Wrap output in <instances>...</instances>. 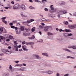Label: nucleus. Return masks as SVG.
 <instances>
[{"label":"nucleus","mask_w":76,"mask_h":76,"mask_svg":"<svg viewBox=\"0 0 76 76\" xmlns=\"http://www.w3.org/2000/svg\"><path fill=\"white\" fill-rule=\"evenodd\" d=\"M19 50V49L18 48H16L15 49V51H18Z\"/></svg>","instance_id":"nucleus-58"},{"label":"nucleus","mask_w":76,"mask_h":76,"mask_svg":"<svg viewBox=\"0 0 76 76\" xmlns=\"http://www.w3.org/2000/svg\"><path fill=\"white\" fill-rule=\"evenodd\" d=\"M48 35H53V33H50V32H48Z\"/></svg>","instance_id":"nucleus-24"},{"label":"nucleus","mask_w":76,"mask_h":76,"mask_svg":"<svg viewBox=\"0 0 76 76\" xmlns=\"http://www.w3.org/2000/svg\"><path fill=\"white\" fill-rule=\"evenodd\" d=\"M19 61H15L14 62L15 63H17V64H18L19 63Z\"/></svg>","instance_id":"nucleus-41"},{"label":"nucleus","mask_w":76,"mask_h":76,"mask_svg":"<svg viewBox=\"0 0 76 76\" xmlns=\"http://www.w3.org/2000/svg\"><path fill=\"white\" fill-rule=\"evenodd\" d=\"M20 8V6L18 4H16L13 7V9L15 10L16 9H19Z\"/></svg>","instance_id":"nucleus-4"},{"label":"nucleus","mask_w":76,"mask_h":76,"mask_svg":"<svg viewBox=\"0 0 76 76\" xmlns=\"http://www.w3.org/2000/svg\"><path fill=\"white\" fill-rule=\"evenodd\" d=\"M22 48L24 51H28V49H26V48H25V47H24V46H22Z\"/></svg>","instance_id":"nucleus-17"},{"label":"nucleus","mask_w":76,"mask_h":76,"mask_svg":"<svg viewBox=\"0 0 76 76\" xmlns=\"http://www.w3.org/2000/svg\"><path fill=\"white\" fill-rule=\"evenodd\" d=\"M0 38L1 39H3V38H4L3 37V36H1L0 37Z\"/></svg>","instance_id":"nucleus-63"},{"label":"nucleus","mask_w":76,"mask_h":76,"mask_svg":"<svg viewBox=\"0 0 76 76\" xmlns=\"http://www.w3.org/2000/svg\"><path fill=\"white\" fill-rule=\"evenodd\" d=\"M29 8L30 9H35V7H33L32 6H30L29 7Z\"/></svg>","instance_id":"nucleus-22"},{"label":"nucleus","mask_w":76,"mask_h":76,"mask_svg":"<svg viewBox=\"0 0 76 76\" xmlns=\"http://www.w3.org/2000/svg\"><path fill=\"white\" fill-rule=\"evenodd\" d=\"M0 31L1 32H3V28H0Z\"/></svg>","instance_id":"nucleus-39"},{"label":"nucleus","mask_w":76,"mask_h":76,"mask_svg":"<svg viewBox=\"0 0 76 76\" xmlns=\"http://www.w3.org/2000/svg\"><path fill=\"white\" fill-rule=\"evenodd\" d=\"M69 48H72L73 50H76V46H69L68 47Z\"/></svg>","instance_id":"nucleus-7"},{"label":"nucleus","mask_w":76,"mask_h":76,"mask_svg":"<svg viewBox=\"0 0 76 76\" xmlns=\"http://www.w3.org/2000/svg\"><path fill=\"white\" fill-rule=\"evenodd\" d=\"M66 58H71V56H67L66 57Z\"/></svg>","instance_id":"nucleus-49"},{"label":"nucleus","mask_w":76,"mask_h":76,"mask_svg":"<svg viewBox=\"0 0 76 76\" xmlns=\"http://www.w3.org/2000/svg\"><path fill=\"white\" fill-rule=\"evenodd\" d=\"M2 51L4 53H6L7 54H11V52L8 51V49H3L2 50Z\"/></svg>","instance_id":"nucleus-3"},{"label":"nucleus","mask_w":76,"mask_h":76,"mask_svg":"<svg viewBox=\"0 0 76 76\" xmlns=\"http://www.w3.org/2000/svg\"><path fill=\"white\" fill-rule=\"evenodd\" d=\"M42 55L44 56H46V57H48V53H42Z\"/></svg>","instance_id":"nucleus-10"},{"label":"nucleus","mask_w":76,"mask_h":76,"mask_svg":"<svg viewBox=\"0 0 76 76\" xmlns=\"http://www.w3.org/2000/svg\"><path fill=\"white\" fill-rule=\"evenodd\" d=\"M65 31H66V32H70V30H68L67 29H66Z\"/></svg>","instance_id":"nucleus-34"},{"label":"nucleus","mask_w":76,"mask_h":76,"mask_svg":"<svg viewBox=\"0 0 76 76\" xmlns=\"http://www.w3.org/2000/svg\"><path fill=\"white\" fill-rule=\"evenodd\" d=\"M20 8H21V9L23 11L26 10V7L24 4H22L20 6Z\"/></svg>","instance_id":"nucleus-5"},{"label":"nucleus","mask_w":76,"mask_h":76,"mask_svg":"<svg viewBox=\"0 0 76 76\" xmlns=\"http://www.w3.org/2000/svg\"><path fill=\"white\" fill-rule=\"evenodd\" d=\"M9 69L10 70H12V65H10Z\"/></svg>","instance_id":"nucleus-29"},{"label":"nucleus","mask_w":76,"mask_h":76,"mask_svg":"<svg viewBox=\"0 0 76 76\" xmlns=\"http://www.w3.org/2000/svg\"><path fill=\"white\" fill-rule=\"evenodd\" d=\"M9 38L10 39H15V38H13V37L11 35L9 36Z\"/></svg>","instance_id":"nucleus-14"},{"label":"nucleus","mask_w":76,"mask_h":76,"mask_svg":"<svg viewBox=\"0 0 76 76\" xmlns=\"http://www.w3.org/2000/svg\"><path fill=\"white\" fill-rule=\"evenodd\" d=\"M50 7L51 10H50L49 11L50 13H53V12H56V9H54L53 7V5H51L50 6Z\"/></svg>","instance_id":"nucleus-2"},{"label":"nucleus","mask_w":76,"mask_h":76,"mask_svg":"<svg viewBox=\"0 0 76 76\" xmlns=\"http://www.w3.org/2000/svg\"><path fill=\"white\" fill-rule=\"evenodd\" d=\"M20 70L21 71H24V68H21L20 69Z\"/></svg>","instance_id":"nucleus-32"},{"label":"nucleus","mask_w":76,"mask_h":76,"mask_svg":"<svg viewBox=\"0 0 76 76\" xmlns=\"http://www.w3.org/2000/svg\"><path fill=\"white\" fill-rule=\"evenodd\" d=\"M4 56V54H3V53H1L0 54V56Z\"/></svg>","instance_id":"nucleus-56"},{"label":"nucleus","mask_w":76,"mask_h":76,"mask_svg":"<svg viewBox=\"0 0 76 76\" xmlns=\"http://www.w3.org/2000/svg\"><path fill=\"white\" fill-rule=\"evenodd\" d=\"M11 28H12V29H15V26H11Z\"/></svg>","instance_id":"nucleus-48"},{"label":"nucleus","mask_w":76,"mask_h":76,"mask_svg":"<svg viewBox=\"0 0 76 76\" xmlns=\"http://www.w3.org/2000/svg\"><path fill=\"white\" fill-rule=\"evenodd\" d=\"M35 38V36L33 35L31 37H28V39H34Z\"/></svg>","instance_id":"nucleus-12"},{"label":"nucleus","mask_w":76,"mask_h":76,"mask_svg":"<svg viewBox=\"0 0 76 76\" xmlns=\"http://www.w3.org/2000/svg\"><path fill=\"white\" fill-rule=\"evenodd\" d=\"M40 72L41 73H47V71H41Z\"/></svg>","instance_id":"nucleus-26"},{"label":"nucleus","mask_w":76,"mask_h":76,"mask_svg":"<svg viewBox=\"0 0 76 76\" xmlns=\"http://www.w3.org/2000/svg\"><path fill=\"white\" fill-rule=\"evenodd\" d=\"M57 76H60V74L59 73H57L56 74V75Z\"/></svg>","instance_id":"nucleus-61"},{"label":"nucleus","mask_w":76,"mask_h":76,"mask_svg":"<svg viewBox=\"0 0 76 76\" xmlns=\"http://www.w3.org/2000/svg\"><path fill=\"white\" fill-rule=\"evenodd\" d=\"M69 76V74L68 73L64 75V76Z\"/></svg>","instance_id":"nucleus-47"},{"label":"nucleus","mask_w":76,"mask_h":76,"mask_svg":"<svg viewBox=\"0 0 76 76\" xmlns=\"http://www.w3.org/2000/svg\"><path fill=\"white\" fill-rule=\"evenodd\" d=\"M23 66V65L22 64H18V66H19L20 67H22Z\"/></svg>","instance_id":"nucleus-51"},{"label":"nucleus","mask_w":76,"mask_h":76,"mask_svg":"<svg viewBox=\"0 0 76 76\" xmlns=\"http://www.w3.org/2000/svg\"><path fill=\"white\" fill-rule=\"evenodd\" d=\"M63 50H64V51H66L69 52V53H72V52L71 50H69L66 48H64L63 49Z\"/></svg>","instance_id":"nucleus-11"},{"label":"nucleus","mask_w":76,"mask_h":76,"mask_svg":"<svg viewBox=\"0 0 76 76\" xmlns=\"http://www.w3.org/2000/svg\"><path fill=\"white\" fill-rule=\"evenodd\" d=\"M67 13V11L66 10H59L58 12L59 15H64Z\"/></svg>","instance_id":"nucleus-1"},{"label":"nucleus","mask_w":76,"mask_h":76,"mask_svg":"<svg viewBox=\"0 0 76 76\" xmlns=\"http://www.w3.org/2000/svg\"><path fill=\"white\" fill-rule=\"evenodd\" d=\"M27 23H31V21L30 20H28L26 22Z\"/></svg>","instance_id":"nucleus-35"},{"label":"nucleus","mask_w":76,"mask_h":76,"mask_svg":"<svg viewBox=\"0 0 76 76\" xmlns=\"http://www.w3.org/2000/svg\"><path fill=\"white\" fill-rule=\"evenodd\" d=\"M69 28H70V29H75V28H76V25H70L69 26Z\"/></svg>","instance_id":"nucleus-6"},{"label":"nucleus","mask_w":76,"mask_h":76,"mask_svg":"<svg viewBox=\"0 0 76 76\" xmlns=\"http://www.w3.org/2000/svg\"><path fill=\"white\" fill-rule=\"evenodd\" d=\"M2 21L5 24V25H7V22L5 21V20H2Z\"/></svg>","instance_id":"nucleus-23"},{"label":"nucleus","mask_w":76,"mask_h":76,"mask_svg":"<svg viewBox=\"0 0 76 76\" xmlns=\"http://www.w3.org/2000/svg\"><path fill=\"white\" fill-rule=\"evenodd\" d=\"M8 49H11L12 48V47L11 46H9L8 47Z\"/></svg>","instance_id":"nucleus-62"},{"label":"nucleus","mask_w":76,"mask_h":76,"mask_svg":"<svg viewBox=\"0 0 76 76\" xmlns=\"http://www.w3.org/2000/svg\"><path fill=\"white\" fill-rule=\"evenodd\" d=\"M47 73L49 74V75H51V74H52L53 73V72L51 71H49L47 72Z\"/></svg>","instance_id":"nucleus-18"},{"label":"nucleus","mask_w":76,"mask_h":76,"mask_svg":"<svg viewBox=\"0 0 76 76\" xmlns=\"http://www.w3.org/2000/svg\"><path fill=\"white\" fill-rule=\"evenodd\" d=\"M6 17H2L1 18V19H2V20H5V19H6Z\"/></svg>","instance_id":"nucleus-33"},{"label":"nucleus","mask_w":76,"mask_h":76,"mask_svg":"<svg viewBox=\"0 0 76 76\" xmlns=\"http://www.w3.org/2000/svg\"><path fill=\"white\" fill-rule=\"evenodd\" d=\"M34 31H35V29L33 28H32L31 29V31L32 32H34Z\"/></svg>","instance_id":"nucleus-46"},{"label":"nucleus","mask_w":76,"mask_h":76,"mask_svg":"<svg viewBox=\"0 0 76 76\" xmlns=\"http://www.w3.org/2000/svg\"><path fill=\"white\" fill-rule=\"evenodd\" d=\"M64 35L66 38L68 37V33H65L64 34Z\"/></svg>","instance_id":"nucleus-13"},{"label":"nucleus","mask_w":76,"mask_h":76,"mask_svg":"<svg viewBox=\"0 0 76 76\" xmlns=\"http://www.w3.org/2000/svg\"><path fill=\"white\" fill-rule=\"evenodd\" d=\"M43 19H45L44 18H42V19H40L39 20L40 21V22H44V20H43Z\"/></svg>","instance_id":"nucleus-27"},{"label":"nucleus","mask_w":76,"mask_h":76,"mask_svg":"<svg viewBox=\"0 0 76 76\" xmlns=\"http://www.w3.org/2000/svg\"><path fill=\"white\" fill-rule=\"evenodd\" d=\"M44 1L47 2V0H42V2H44Z\"/></svg>","instance_id":"nucleus-50"},{"label":"nucleus","mask_w":76,"mask_h":76,"mask_svg":"<svg viewBox=\"0 0 76 76\" xmlns=\"http://www.w3.org/2000/svg\"><path fill=\"white\" fill-rule=\"evenodd\" d=\"M31 35V34L29 33H28L27 34V35H28V36H29Z\"/></svg>","instance_id":"nucleus-55"},{"label":"nucleus","mask_w":76,"mask_h":76,"mask_svg":"<svg viewBox=\"0 0 76 76\" xmlns=\"http://www.w3.org/2000/svg\"><path fill=\"white\" fill-rule=\"evenodd\" d=\"M4 75H5V76H9V74H6L5 73H4Z\"/></svg>","instance_id":"nucleus-31"},{"label":"nucleus","mask_w":76,"mask_h":76,"mask_svg":"<svg viewBox=\"0 0 76 76\" xmlns=\"http://www.w3.org/2000/svg\"><path fill=\"white\" fill-rule=\"evenodd\" d=\"M23 35L24 36V37H26L27 36V34L26 33V32L25 31H24L23 32Z\"/></svg>","instance_id":"nucleus-19"},{"label":"nucleus","mask_w":76,"mask_h":76,"mask_svg":"<svg viewBox=\"0 0 76 76\" xmlns=\"http://www.w3.org/2000/svg\"><path fill=\"white\" fill-rule=\"evenodd\" d=\"M43 42V40H42V39H40L39 40V42Z\"/></svg>","instance_id":"nucleus-44"},{"label":"nucleus","mask_w":76,"mask_h":76,"mask_svg":"<svg viewBox=\"0 0 76 76\" xmlns=\"http://www.w3.org/2000/svg\"><path fill=\"white\" fill-rule=\"evenodd\" d=\"M31 22H34V20L33 19H30V20Z\"/></svg>","instance_id":"nucleus-37"},{"label":"nucleus","mask_w":76,"mask_h":76,"mask_svg":"<svg viewBox=\"0 0 76 76\" xmlns=\"http://www.w3.org/2000/svg\"><path fill=\"white\" fill-rule=\"evenodd\" d=\"M63 31V30L61 29H59V31L60 32H61V31Z\"/></svg>","instance_id":"nucleus-64"},{"label":"nucleus","mask_w":76,"mask_h":76,"mask_svg":"<svg viewBox=\"0 0 76 76\" xmlns=\"http://www.w3.org/2000/svg\"><path fill=\"white\" fill-rule=\"evenodd\" d=\"M25 30L26 31V32H29V31H30V28H25Z\"/></svg>","instance_id":"nucleus-20"},{"label":"nucleus","mask_w":76,"mask_h":76,"mask_svg":"<svg viewBox=\"0 0 76 76\" xmlns=\"http://www.w3.org/2000/svg\"><path fill=\"white\" fill-rule=\"evenodd\" d=\"M14 45H18V42L16 41H14Z\"/></svg>","instance_id":"nucleus-28"},{"label":"nucleus","mask_w":76,"mask_h":76,"mask_svg":"<svg viewBox=\"0 0 76 76\" xmlns=\"http://www.w3.org/2000/svg\"><path fill=\"white\" fill-rule=\"evenodd\" d=\"M8 8H9L10 9V8H12V6L10 5H8Z\"/></svg>","instance_id":"nucleus-40"},{"label":"nucleus","mask_w":76,"mask_h":76,"mask_svg":"<svg viewBox=\"0 0 76 76\" xmlns=\"http://www.w3.org/2000/svg\"><path fill=\"white\" fill-rule=\"evenodd\" d=\"M34 1L36 2V3H41V1H38V0H35Z\"/></svg>","instance_id":"nucleus-21"},{"label":"nucleus","mask_w":76,"mask_h":76,"mask_svg":"<svg viewBox=\"0 0 76 76\" xmlns=\"http://www.w3.org/2000/svg\"><path fill=\"white\" fill-rule=\"evenodd\" d=\"M6 41H7V42H9V41H10V39H7L6 40Z\"/></svg>","instance_id":"nucleus-60"},{"label":"nucleus","mask_w":76,"mask_h":76,"mask_svg":"<svg viewBox=\"0 0 76 76\" xmlns=\"http://www.w3.org/2000/svg\"><path fill=\"white\" fill-rule=\"evenodd\" d=\"M21 15L22 18H24V17H28V15H24L23 14H21Z\"/></svg>","instance_id":"nucleus-15"},{"label":"nucleus","mask_w":76,"mask_h":76,"mask_svg":"<svg viewBox=\"0 0 76 76\" xmlns=\"http://www.w3.org/2000/svg\"><path fill=\"white\" fill-rule=\"evenodd\" d=\"M34 56L35 57H36V58H37L38 59L39 58H41V57L38 55H34Z\"/></svg>","instance_id":"nucleus-16"},{"label":"nucleus","mask_w":76,"mask_h":76,"mask_svg":"<svg viewBox=\"0 0 76 76\" xmlns=\"http://www.w3.org/2000/svg\"><path fill=\"white\" fill-rule=\"evenodd\" d=\"M26 42H25V41L22 42V44H23V45H24V44H26Z\"/></svg>","instance_id":"nucleus-45"},{"label":"nucleus","mask_w":76,"mask_h":76,"mask_svg":"<svg viewBox=\"0 0 76 76\" xmlns=\"http://www.w3.org/2000/svg\"><path fill=\"white\" fill-rule=\"evenodd\" d=\"M44 10L45 11H46V12H47V11H48V9H47V8H45Z\"/></svg>","instance_id":"nucleus-36"},{"label":"nucleus","mask_w":76,"mask_h":76,"mask_svg":"<svg viewBox=\"0 0 76 76\" xmlns=\"http://www.w3.org/2000/svg\"><path fill=\"white\" fill-rule=\"evenodd\" d=\"M14 47L15 48V49L18 48V45H14Z\"/></svg>","instance_id":"nucleus-38"},{"label":"nucleus","mask_w":76,"mask_h":76,"mask_svg":"<svg viewBox=\"0 0 76 76\" xmlns=\"http://www.w3.org/2000/svg\"><path fill=\"white\" fill-rule=\"evenodd\" d=\"M51 27V26L46 27L44 28V30L45 31H48V28H50Z\"/></svg>","instance_id":"nucleus-8"},{"label":"nucleus","mask_w":76,"mask_h":76,"mask_svg":"<svg viewBox=\"0 0 76 76\" xmlns=\"http://www.w3.org/2000/svg\"><path fill=\"white\" fill-rule=\"evenodd\" d=\"M10 26H12V25H13V23H10Z\"/></svg>","instance_id":"nucleus-52"},{"label":"nucleus","mask_w":76,"mask_h":76,"mask_svg":"<svg viewBox=\"0 0 76 76\" xmlns=\"http://www.w3.org/2000/svg\"><path fill=\"white\" fill-rule=\"evenodd\" d=\"M26 45H29V42H26Z\"/></svg>","instance_id":"nucleus-53"},{"label":"nucleus","mask_w":76,"mask_h":76,"mask_svg":"<svg viewBox=\"0 0 76 76\" xmlns=\"http://www.w3.org/2000/svg\"><path fill=\"white\" fill-rule=\"evenodd\" d=\"M63 23L65 25H68V24H69V23H68V22L67 21H64L63 22Z\"/></svg>","instance_id":"nucleus-25"},{"label":"nucleus","mask_w":76,"mask_h":76,"mask_svg":"<svg viewBox=\"0 0 76 76\" xmlns=\"http://www.w3.org/2000/svg\"><path fill=\"white\" fill-rule=\"evenodd\" d=\"M41 25L42 26H44L45 25V24L43 23H41Z\"/></svg>","instance_id":"nucleus-59"},{"label":"nucleus","mask_w":76,"mask_h":76,"mask_svg":"<svg viewBox=\"0 0 76 76\" xmlns=\"http://www.w3.org/2000/svg\"><path fill=\"white\" fill-rule=\"evenodd\" d=\"M29 42V45H34L35 43L34 42Z\"/></svg>","instance_id":"nucleus-30"},{"label":"nucleus","mask_w":76,"mask_h":76,"mask_svg":"<svg viewBox=\"0 0 76 76\" xmlns=\"http://www.w3.org/2000/svg\"><path fill=\"white\" fill-rule=\"evenodd\" d=\"M73 16H75L76 17V12H75L73 13Z\"/></svg>","instance_id":"nucleus-42"},{"label":"nucleus","mask_w":76,"mask_h":76,"mask_svg":"<svg viewBox=\"0 0 76 76\" xmlns=\"http://www.w3.org/2000/svg\"><path fill=\"white\" fill-rule=\"evenodd\" d=\"M72 36V34L71 33L68 34V36H69V37H70V36Z\"/></svg>","instance_id":"nucleus-43"},{"label":"nucleus","mask_w":76,"mask_h":76,"mask_svg":"<svg viewBox=\"0 0 76 76\" xmlns=\"http://www.w3.org/2000/svg\"><path fill=\"white\" fill-rule=\"evenodd\" d=\"M21 45H19L18 46V48H20L21 47Z\"/></svg>","instance_id":"nucleus-57"},{"label":"nucleus","mask_w":76,"mask_h":76,"mask_svg":"<svg viewBox=\"0 0 76 76\" xmlns=\"http://www.w3.org/2000/svg\"><path fill=\"white\" fill-rule=\"evenodd\" d=\"M20 30L21 31H23L25 29V27L23 26H20Z\"/></svg>","instance_id":"nucleus-9"},{"label":"nucleus","mask_w":76,"mask_h":76,"mask_svg":"<svg viewBox=\"0 0 76 76\" xmlns=\"http://www.w3.org/2000/svg\"><path fill=\"white\" fill-rule=\"evenodd\" d=\"M39 28H40V29H42V26H39Z\"/></svg>","instance_id":"nucleus-54"}]
</instances>
